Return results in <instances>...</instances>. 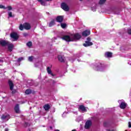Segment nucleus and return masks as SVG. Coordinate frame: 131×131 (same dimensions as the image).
I'll return each mask as SVG.
<instances>
[{"label":"nucleus","instance_id":"nucleus-1","mask_svg":"<svg viewBox=\"0 0 131 131\" xmlns=\"http://www.w3.org/2000/svg\"><path fill=\"white\" fill-rule=\"evenodd\" d=\"M95 66L97 71H103L105 68V64L100 62L96 63Z\"/></svg>","mask_w":131,"mask_h":131},{"label":"nucleus","instance_id":"nucleus-2","mask_svg":"<svg viewBox=\"0 0 131 131\" xmlns=\"http://www.w3.org/2000/svg\"><path fill=\"white\" fill-rule=\"evenodd\" d=\"M87 41H85V43L83 44V47L88 48V47H91L93 46V43L92 42H91V37H88L86 38Z\"/></svg>","mask_w":131,"mask_h":131},{"label":"nucleus","instance_id":"nucleus-3","mask_svg":"<svg viewBox=\"0 0 131 131\" xmlns=\"http://www.w3.org/2000/svg\"><path fill=\"white\" fill-rule=\"evenodd\" d=\"M63 40H65L68 42H70V41H73V39L70 37L69 35H63L61 38Z\"/></svg>","mask_w":131,"mask_h":131},{"label":"nucleus","instance_id":"nucleus-4","mask_svg":"<svg viewBox=\"0 0 131 131\" xmlns=\"http://www.w3.org/2000/svg\"><path fill=\"white\" fill-rule=\"evenodd\" d=\"M81 38V35L79 34L78 33H77L73 35V37L72 38V39H73V41L74 40H78Z\"/></svg>","mask_w":131,"mask_h":131},{"label":"nucleus","instance_id":"nucleus-5","mask_svg":"<svg viewBox=\"0 0 131 131\" xmlns=\"http://www.w3.org/2000/svg\"><path fill=\"white\" fill-rule=\"evenodd\" d=\"M61 8L62 10H64V11H66L67 12H68V11H69V7L65 3H62L61 4Z\"/></svg>","mask_w":131,"mask_h":131},{"label":"nucleus","instance_id":"nucleus-6","mask_svg":"<svg viewBox=\"0 0 131 131\" xmlns=\"http://www.w3.org/2000/svg\"><path fill=\"white\" fill-rule=\"evenodd\" d=\"M11 38H13L15 40H17L19 38V35L16 32H12L10 34Z\"/></svg>","mask_w":131,"mask_h":131},{"label":"nucleus","instance_id":"nucleus-7","mask_svg":"<svg viewBox=\"0 0 131 131\" xmlns=\"http://www.w3.org/2000/svg\"><path fill=\"white\" fill-rule=\"evenodd\" d=\"M92 126V121L89 120H88L85 124L84 128L85 129H89L90 127Z\"/></svg>","mask_w":131,"mask_h":131},{"label":"nucleus","instance_id":"nucleus-8","mask_svg":"<svg viewBox=\"0 0 131 131\" xmlns=\"http://www.w3.org/2000/svg\"><path fill=\"white\" fill-rule=\"evenodd\" d=\"M90 34H91V31L90 30H85L82 33V36H89Z\"/></svg>","mask_w":131,"mask_h":131},{"label":"nucleus","instance_id":"nucleus-9","mask_svg":"<svg viewBox=\"0 0 131 131\" xmlns=\"http://www.w3.org/2000/svg\"><path fill=\"white\" fill-rule=\"evenodd\" d=\"M63 19H64V16L59 15L56 17V20L57 22H58L59 23H62V22H63Z\"/></svg>","mask_w":131,"mask_h":131},{"label":"nucleus","instance_id":"nucleus-10","mask_svg":"<svg viewBox=\"0 0 131 131\" xmlns=\"http://www.w3.org/2000/svg\"><path fill=\"white\" fill-rule=\"evenodd\" d=\"M24 27L26 30H29L31 29V26L30 25V24H28L27 23L24 24Z\"/></svg>","mask_w":131,"mask_h":131},{"label":"nucleus","instance_id":"nucleus-11","mask_svg":"<svg viewBox=\"0 0 131 131\" xmlns=\"http://www.w3.org/2000/svg\"><path fill=\"white\" fill-rule=\"evenodd\" d=\"M78 109L79 110H81L82 112H86L87 111L86 108H85V106H84V105H79Z\"/></svg>","mask_w":131,"mask_h":131},{"label":"nucleus","instance_id":"nucleus-12","mask_svg":"<svg viewBox=\"0 0 131 131\" xmlns=\"http://www.w3.org/2000/svg\"><path fill=\"white\" fill-rule=\"evenodd\" d=\"M58 59L61 63H64V62H65V57H63L62 55H58Z\"/></svg>","mask_w":131,"mask_h":131},{"label":"nucleus","instance_id":"nucleus-13","mask_svg":"<svg viewBox=\"0 0 131 131\" xmlns=\"http://www.w3.org/2000/svg\"><path fill=\"white\" fill-rule=\"evenodd\" d=\"M8 42H7L5 40H0V45L2 47H6V46H8Z\"/></svg>","mask_w":131,"mask_h":131},{"label":"nucleus","instance_id":"nucleus-14","mask_svg":"<svg viewBox=\"0 0 131 131\" xmlns=\"http://www.w3.org/2000/svg\"><path fill=\"white\" fill-rule=\"evenodd\" d=\"M8 46V51L9 52H12V51H13V49H14V45H13V43H8L7 45Z\"/></svg>","mask_w":131,"mask_h":131},{"label":"nucleus","instance_id":"nucleus-15","mask_svg":"<svg viewBox=\"0 0 131 131\" xmlns=\"http://www.w3.org/2000/svg\"><path fill=\"white\" fill-rule=\"evenodd\" d=\"M126 106H127V104L125 102H122L120 105V108L121 109H125L126 108Z\"/></svg>","mask_w":131,"mask_h":131},{"label":"nucleus","instance_id":"nucleus-16","mask_svg":"<svg viewBox=\"0 0 131 131\" xmlns=\"http://www.w3.org/2000/svg\"><path fill=\"white\" fill-rule=\"evenodd\" d=\"M8 83L9 84L10 91H13V89H14V83H13V81L9 80Z\"/></svg>","mask_w":131,"mask_h":131},{"label":"nucleus","instance_id":"nucleus-17","mask_svg":"<svg viewBox=\"0 0 131 131\" xmlns=\"http://www.w3.org/2000/svg\"><path fill=\"white\" fill-rule=\"evenodd\" d=\"M43 108L45 109V111H49L51 109V106L50 104H46L43 105Z\"/></svg>","mask_w":131,"mask_h":131},{"label":"nucleus","instance_id":"nucleus-18","mask_svg":"<svg viewBox=\"0 0 131 131\" xmlns=\"http://www.w3.org/2000/svg\"><path fill=\"white\" fill-rule=\"evenodd\" d=\"M47 71L48 74H51V75H52V76H55V75L52 73V70L50 68V67H48L47 68Z\"/></svg>","mask_w":131,"mask_h":131},{"label":"nucleus","instance_id":"nucleus-19","mask_svg":"<svg viewBox=\"0 0 131 131\" xmlns=\"http://www.w3.org/2000/svg\"><path fill=\"white\" fill-rule=\"evenodd\" d=\"M1 118L2 119H6V120H9L10 119V116L9 115H3Z\"/></svg>","mask_w":131,"mask_h":131},{"label":"nucleus","instance_id":"nucleus-20","mask_svg":"<svg viewBox=\"0 0 131 131\" xmlns=\"http://www.w3.org/2000/svg\"><path fill=\"white\" fill-rule=\"evenodd\" d=\"M105 56L107 58H112V52H107L105 53Z\"/></svg>","mask_w":131,"mask_h":131},{"label":"nucleus","instance_id":"nucleus-21","mask_svg":"<svg viewBox=\"0 0 131 131\" xmlns=\"http://www.w3.org/2000/svg\"><path fill=\"white\" fill-rule=\"evenodd\" d=\"M15 113H19L20 110H19V104H16L14 107Z\"/></svg>","mask_w":131,"mask_h":131},{"label":"nucleus","instance_id":"nucleus-22","mask_svg":"<svg viewBox=\"0 0 131 131\" xmlns=\"http://www.w3.org/2000/svg\"><path fill=\"white\" fill-rule=\"evenodd\" d=\"M25 93L26 95H30L32 93V91L31 89H27Z\"/></svg>","mask_w":131,"mask_h":131},{"label":"nucleus","instance_id":"nucleus-23","mask_svg":"<svg viewBox=\"0 0 131 131\" xmlns=\"http://www.w3.org/2000/svg\"><path fill=\"white\" fill-rule=\"evenodd\" d=\"M55 25V20L52 19L51 22L49 23V27H52V26H54Z\"/></svg>","mask_w":131,"mask_h":131},{"label":"nucleus","instance_id":"nucleus-24","mask_svg":"<svg viewBox=\"0 0 131 131\" xmlns=\"http://www.w3.org/2000/svg\"><path fill=\"white\" fill-rule=\"evenodd\" d=\"M103 125L105 127H110V124L108 122H105L103 123Z\"/></svg>","mask_w":131,"mask_h":131},{"label":"nucleus","instance_id":"nucleus-25","mask_svg":"<svg viewBox=\"0 0 131 131\" xmlns=\"http://www.w3.org/2000/svg\"><path fill=\"white\" fill-rule=\"evenodd\" d=\"M26 45L28 47V48H31V47H32V42L29 41L27 43Z\"/></svg>","mask_w":131,"mask_h":131},{"label":"nucleus","instance_id":"nucleus-26","mask_svg":"<svg viewBox=\"0 0 131 131\" xmlns=\"http://www.w3.org/2000/svg\"><path fill=\"white\" fill-rule=\"evenodd\" d=\"M30 126V124H29V123L27 122H25L24 124V127H27L28 126Z\"/></svg>","mask_w":131,"mask_h":131},{"label":"nucleus","instance_id":"nucleus-27","mask_svg":"<svg viewBox=\"0 0 131 131\" xmlns=\"http://www.w3.org/2000/svg\"><path fill=\"white\" fill-rule=\"evenodd\" d=\"M106 1L107 0H100L99 2V5H103V4H105V3H106Z\"/></svg>","mask_w":131,"mask_h":131},{"label":"nucleus","instance_id":"nucleus-28","mask_svg":"<svg viewBox=\"0 0 131 131\" xmlns=\"http://www.w3.org/2000/svg\"><path fill=\"white\" fill-rule=\"evenodd\" d=\"M28 60L30 61V62H32V61H33V56L29 57Z\"/></svg>","mask_w":131,"mask_h":131},{"label":"nucleus","instance_id":"nucleus-29","mask_svg":"<svg viewBox=\"0 0 131 131\" xmlns=\"http://www.w3.org/2000/svg\"><path fill=\"white\" fill-rule=\"evenodd\" d=\"M19 28L21 31L23 30V29H24V24H20Z\"/></svg>","mask_w":131,"mask_h":131},{"label":"nucleus","instance_id":"nucleus-30","mask_svg":"<svg viewBox=\"0 0 131 131\" xmlns=\"http://www.w3.org/2000/svg\"><path fill=\"white\" fill-rule=\"evenodd\" d=\"M66 26H67L66 24H61V27L62 28H66Z\"/></svg>","mask_w":131,"mask_h":131},{"label":"nucleus","instance_id":"nucleus-31","mask_svg":"<svg viewBox=\"0 0 131 131\" xmlns=\"http://www.w3.org/2000/svg\"><path fill=\"white\" fill-rule=\"evenodd\" d=\"M6 8H7V9H8V11H12V10H13V8H12V6H9Z\"/></svg>","mask_w":131,"mask_h":131},{"label":"nucleus","instance_id":"nucleus-32","mask_svg":"<svg viewBox=\"0 0 131 131\" xmlns=\"http://www.w3.org/2000/svg\"><path fill=\"white\" fill-rule=\"evenodd\" d=\"M23 36L25 37H26L29 35V34L28 33H23Z\"/></svg>","mask_w":131,"mask_h":131},{"label":"nucleus","instance_id":"nucleus-33","mask_svg":"<svg viewBox=\"0 0 131 131\" xmlns=\"http://www.w3.org/2000/svg\"><path fill=\"white\" fill-rule=\"evenodd\" d=\"M8 17L12 18L13 17V15L12 14V12H8Z\"/></svg>","mask_w":131,"mask_h":131},{"label":"nucleus","instance_id":"nucleus-34","mask_svg":"<svg viewBox=\"0 0 131 131\" xmlns=\"http://www.w3.org/2000/svg\"><path fill=\"white\" fill-rule=\"evenodd\" d=\"M41 6H46V2H45V1H42L41 2H40Z\"/></svg>","mask_w":131,"mask_h":131},{"label":"nucleus","instance_id":"nucleus-35","mask_svg":"<svg viewBox=\"0 0 131 131\" xmlns=\"http://www.w3.org/2000/svg\"><path fill=\"white\" fill-rule=\"evenodd\" d=\"M0 9H4V10H6L7 7L4 6L3 5H0Z\"/></svg>","mask_w":131,"mask_h":131},{"label":"nucleus","instance_id":"nucleus-36","mask_svg":"<svg viewBox=\"0 0 131 131\" xmlns=\"http://www.w3.org/2000/svg\"><path fill=\"white\" fill-rule=\"evenodd\" d=\"M22 60H23V57H19V58H18L17 61L18 62H21Z\"/></svg>","mask_w":131,"mask_h":131},{"label":"nucleus","instance_id":"nucleus-37","mask_svg":"<svg viewBox=\"0 0 131 131\" xmlns=\"http://www.w3.org/2000/svg\"><path fill=\"white\" fill-rule=\"evenodd\" d=\"M12 94L13 95H14V94H16V93H17V91L16 90H12Z\"/></svg>","mask_w":131,"mask_h":131},{"label":"nucleus","instance_id":"nucleus-38","mask_svg":"<svg viewBox=\"0 0 131 131\" xmlns=\"http://www.w3.org/2000/svg\"><path fill=\"white\" fill-rule=\"evenodd\" d=\"M128 127H129V128H130V127H131V122H128Z\"/></svg>","mask_w":131,"mask_h":131},{"label":"nucleus","instance_id":"nucleus-39","mask_svg":"<svg viewBox=\"0 0 131 131\" xmlns=\"http://www.w3.org/2000/svg\"><path fill=\"white\" fill-rule=\"evenodd\" d=\"M128 34H131V29H130L128 30Z\"/></svg>","mask_w":131,"mask_h":131},{"label":"nucleus","instance_id":"nucleus-40","mask_svg":"<svg viewBox=\"0 0 131 131\" xmlns=\"http://www.w3.org/2000/svg\"><path fill=\"white\" fill-rule=\"evenodd\" d=\"M0 63H4V60L0 59Z\"/></svg>","mask_w":131,"mask_h":131},{"label":"nucleus","instance_id":"nucleus-41","mask_svg":"<svg viewBox=\"0 0 131 131\" xmlns=\"http://www.w3.org/2000/svg\"><path fill=\"white\" fill-rule=\"evenodd\" d=\"M5 131H9V129L8 128H6L5 129Z\"/></svg>","mask_w":131,"mask_h":131},{"label":"nucleus","instance_id":"nucleus-42","mask_svg":"<svg viewBox=\"0 0 131 131\" xmlns=\"http://www.w3.org/2000/svg\"><path fill=\"white\" fill-rule=\"evenodd\" d=\"M50 129H53V127L52 126H50Z\"/></svg>","mask_w":131,"mask_h":131},{"label":"nucleus","instance_id":"nucleus-43","mask_svg":"<svg viewBox=\"0 0 131 131\" xmlns=\"http://www.w3.org/2000/svg\"><path fill=\"white\" fill-rule=\"evenodd\" d=\"M37 1H38V2H39V3H40V2H41L43 0H37Z\"/></svg>","mask_w":131,"mask_h":131},{"label":"nucleus","instance_id":"nucleus-44","mask_svg":"<svg viewBox=\"0 0 131 131\" xmlns=\"http://www.w3.org/2000/svg\"><path fill=\"white\" fill-rule=\"evenodd\" d=\"M53 83H56V81H55L54 80H53Z\"/></svg>","mask_w":131,"mask_h":131},{"label":"nucleus","instance_id":"nucleus-45","mask_svg":"<svg viewBox=\"0 0 131 131\" xmlns=\"http://www.w3.org/2000/svg\"><path fill=\"white\" fill-rule=\"evenodd\" d=\"M72 131H76V129H73Z\"/></svg>","mask_w":131,"mask_h":131},{"label":"nucleus","instance_id":"nucleus-46","mask_svg":"<svg viewBox=\"0 0 131 131\" xmlns=\"http://www.w3.org/2000/svg\"><path fill=\"white\" fill-rule=\"evenodd\" d=\"M55 131H60L59 129H56Z\"/></svg>","mask_w":131,"mask_h":131},{"label":"nucleus","instance_id":"nucleus-47","mask_svg":"<svg viewBox=\"0 0 131 131\" xmlns=\"http://www.w3.org/2000/svg\"><path fill=\"white\" fill-rule=\"evenodd\" d=\"M46 1H47V2H49V1H52V0H46Z\"/></svg>","mask_w":131,"mask_h":131},{"label":"nucleus","instance_id":"nucleus-48","mask_svg":"<svg viewBox=\"0 0 131 131\" xmlns=\"http://www.w3.org/2000/svg\"><path fill=\"white\" fill-rule=\"evenodd\" d=\"M28 130H29V131H30V128H29V129H28Z\"/></svg>","mask_w":131,"mask_h":131},{"label":"nucleus","instance_id":"nucleus-49","mask_svg":"<svg viewBox=\"0 0 131 131\" xmlns=\"http://www.w3.org/2000/svg\"><path fill=\"white\" fill-rule=\"evenodd\" d=\"M108 131H113V130H109Z\"/></svg>","mask_w":131,"mask_h":131},{"label":"nucleus","instance_id":"nucleus-50","mask_svg":"<svg viewBox=\"0 0 131 131\" xmlns=\"http://www.w3.org/2000/svg\"><path fill=\"white\" fill-rule=\"evenodd\" d=\"M79 1H80L81 2L82 0H79Z\"/></svg>","mask_w":131,"mask_h":131}]
</instances>
